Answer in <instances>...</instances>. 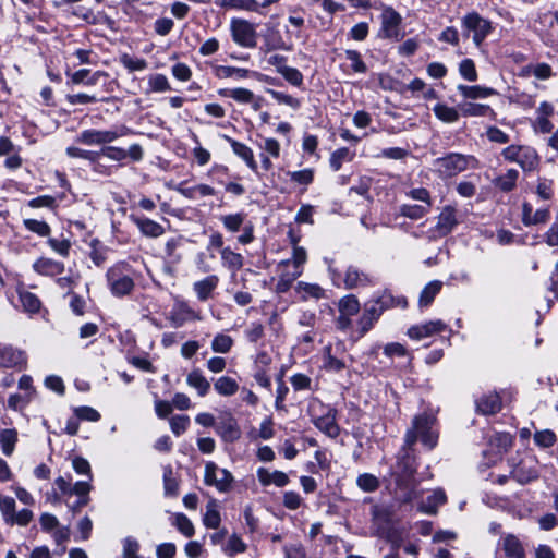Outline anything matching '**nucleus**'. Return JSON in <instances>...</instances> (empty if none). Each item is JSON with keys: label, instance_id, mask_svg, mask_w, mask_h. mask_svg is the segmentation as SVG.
<instances>
[{"label": "nucleus", "instance_id": "1", "mask_svg": "<svg viewBox=\"0 0 558 558\" xmlns=\"http://www.w3.org/2000/svg\"><path fill=\"white\" fill-rule=\"evenodd\" d=\"M416 471L415 456L404 444L399 453L395 473L396 485L400 490L398 498L402 504H409L418 497Z\"/></svg>", "mask_w": 558, "mask_h": 558}, {"label": "nucleus", "instance_id": "2", "mask_svg": "<svg viewBox=\"0 0 558 558\" xmlns=\"http://www.w3.org/2000/svg\"><path fill=\"white\" fill-rule=\"evenodd\" d=\"M436 417L433 414L422 413L412 420V426L404 436L405 447L412 448L420 439L428 449H434L438 440V432L435 428Z\"/></svg>", "mask_w": 558, "mask_h": 558}, {"label": "nucleus", "instance_id": "3", "mask_svg": "<svg viewBox=\"0 0 558 558\" xmlns=\"http://www.w3.org/2000/svg\"><path fill=\"white\" fill-rule=\"evenodd\" d=\"M434 165L440 175L450 178L466 170L469 167L477 168L478 161L472 155L450 153L445 157L437 158Z\"/></svg>", "mask_w": 558, "mask_h": 558}, {"label": "nucleus", "instance_id": "4", "mask_svg": "<svg viewBox=\"0 0 558 558\" xmlns=\"http://www.w3.org/2000/svg\"><path fill=\"white\" fill-rule=\"evenodd\" d=\"M107 280L110 291L116 296L130 294L134 289V280L126 264H118L107 271Z\"/></svg>", "mask_w": 558, "mask_h": 558}, {"label": "nucleus", "instance_id": "5", "mask_svg": "<svg viewBox=\"0 0 558 558\" xmlns=\"http://www.w3.org/2000/svg\"><path fill=\"white\" fill-rule=\"evenodd\" d=\"M337 308L339 315L335 319L336 328L342 332H347L352 328V317L357 315L361 311L360 301L356 295L347 294L339 299Z\"/></svg>", "mask_w": 558, "mask_h": 558}, {"label": "nucleus", "instance_id": "6", "mask_svg": "<svg viewBox=\"0 0 558 558\" xmlns=\"http://www.w3.org/2000/svg\"><path fill=\"white\" fill-rule=\"evenodd\" d=\"M233 41L243 48H255L257 45L256 27L245 19L233 17L230 22Z\"/></svg>", "mask_w": 558, "mask_h": 558}, {"label": "nucleus", "instance_id": "7", "mask_svg": "<svg viewBox=\"0 0 558 558\" xmlns=\"http://www.w3.org/2000/svg\"><path fill=\"white\" fill-rule=\"evenodd\" d=\"M234 478L231 472L220 469L218 465L209 461L205 464L204 483L207 486H214L220 493H227L231 489Z\"/></svg>", "mask_w": 558, "mask_h": 558}, {"label": "nucleus", "instance_id": "8", "mask_svg": "<svg viewBox=\"0 0 558 558\" xmlns=\"http://www.w3.org/2000/svg\"><path fill=\"white\" fill-rule=\"evenodd\" d=\"M129 131L125 126L118 131L89 129L81 132L76 137V142L85 145H105L124 136Z\"/></svg>", "mask_w": 558, "mask_h": 558}, {"label": "nucleus", "instance_id": "9", "mask_svg": "<svg viewBox=\"0 0 558 558\" xmlns=\"http://www.w3.org/2000/svg\"><path fill=\"white\" fill-rule=\"evenodd\" d=\"M462 26L468 34L473 33V41L476 46H480L492 32L490 22L475 12L469 13L463 17Z\"/></svg>", "mask_w": 558, "mask_h": 558}, {"label": "nucleus", "instance_id": "10", "mask_svg": "<svg viewBox=\"0 0 558 558\" xmlns=\"http://www.w3.org/2000/svg\"><path fill=\"white\" fill-rule=\"evenodd\" d=\"M27 354L25 351L8 343L0 342V368H26Z\"/></svg>", "mask_w": 558, "mask_h": 558}, {"label": "nucleus", "instance_id": "11", "mask_svg": "<svg viewBox=\"0 0 558 558\" xmlns=\"http://www.w3.org/2000/svg\"><path fill=\"white\" fill-rule=\"evenodd\" d=\"M199 312L193 310L190 304L182 300H175L170 312L169 320L174 328L182 327L186 322L201 320Z\"/></svg>", "mask_w": 558, "mask_h": 558}, {"label": "nucleus", "instance_id": "12", "mask_svg": "<svg viewBox=\"0 0 558 558\" xmlns=\"http://www.w3.org/2000/svg\"><path fill=\"white\" fill-rule=\"evenodd\" d=\"M510 476L521 485L537 480L536 462L533 459H520L518 463L511 464Z\"/></svg>", "mask_w": 558, "mask_h": 558}, {"label": "nucleus", "instance_id": "13", "mask_svg": "<svg viewBox=\"0 0 558 558\" xmlns=\"http://www.w3.org/2000/svg\"><path fill=\"white\" fill-rule=\"evenodd\" d=\"M381 316L380 310H378L373 302L369 300L363 306V312L356 320V333L359 338L364 337Z\"/></svg>", "mask_w": 558, "mask_h": 558}, {"label": "nucleus", "instance_id": "14", "mask_svg": "<svg viewBox=\"0 0 558 558\" xmlns=\"http://www.w3.org/2000/svg\"><path fill=\"white\" fill-rule=\"evenodd\" d=\"M374 284V278L369 274L359 269L356 266L350 265L345 269L343 278V286L345 289L353 290L371 287Z\"/></svg>", "mask_w": 558, "mask_h": 558}, {"label": "nucleus", "instance_id": "15", "mask_svg": "<svg viewBox=\"0 0 558 558\" xmlns=\"http://www.w3.org/2000/svg\"><path fill=\"white\" fill-rule=\"evenodd\" d=\"M380 36L384 38H399V26L402 22L401 15L392 8H386L381 13Z\"/></svg>", "mask_w": 558, "mask_h": 558}, {"label": "nucleus", "instance_id": "16", "mask_svg": "<svg viewBox=\"0 0 558 558\" xmlns=\"http://www.w3.org/2000/svg\"><path fill=\"white\" fill-rule=\"evenodd\" d=\"M313 424L330 438H337L340 434V427L337 424L336 409L327 408L325 413L313 417Z\"/></svg>", "mask_w": 558, "mask_h": 558}, {"label": "nucleus", "instance_id": "17", "mask_svg": "<svg viewBox=\"0 0 558 558\" xmlns=\"http://www.w3.org/2000/svg\"><path fill=\"white\" fill-rule=\"evenodd\" d=\"M129 219L137 227L141 234L145 238L157 239L166 232L162 225L145 216L131 214Z\"/></svg>", "mask_w": 558, "mask_h": 558}, {"label": "nucleus", "instance_id": "18", "mask_svg": "<svg viewBox=\"0 0 558 558\" xmlns=\"http://www.w3.org/2000/svg\"><path fill=\"white\" fill-rule=\"evenodd\" d=\"M446 327V324L440 319L430 320L424 324L414 325L410 327L408 329L407 335L413 340H421L444 331Z\"/></svg>", "mask_w": 558, "mask_h": 558}, {"label": "nucleus", "instance_id": "19", "mask_svg": "<svg viewBox=\"0 0 558 558\" xmlns=\"http://www.w3.org/2000/svg\"><path fill=\"white\" fill-rule=\"evenodd\" d=\"M459 223L457 218V210L452 206H445L438 216L436 230L439 235L445 236L449 234L454 227Z\"/></svg>", "mask_w": 558, "mask_h": 558}, {"label": "nucleus", "instance_id": "20", "mask_svg": "<svg viewBox=\"0 0 558 558\" xmlns=\"http://www.w3.org/2000/svg\"><path fill=\"white\" fill-rule=\"evenodd\" d=\"M216 432L220 437L228 442H233L241 437V429L236 420L229 415L223 418L216 427Z\"/></svg>", "mask_w": 558, "mask_h": 558}, {"label": "nucleus", "instance_id": "21", "mask_svg": "<svg viewBox=\"0 0 558 558\" xmlns=\"http://www.w3.org/2000/svg\"><path fill=\"white\" fill-rule=\"evenodd\" d=\"M219 284V277L216 275H209L206 278L195 281L193 283V291L195 292L198 301H207L213 292Z\"/></svg>", "mask_w": 558, "mask_h": 558}, {"label": "nucleus", "instance_id": "22", "mask_svg": "<svg viewBox=\"0 0 558 558\" xmlns=\"http://www.w3.org/2000/svg\"><path fill=\"white\" fill-rule=\"evenodd\" d=\"M371 301L373 304L380 310V313L383 314L386 310L392 308V307H407L408 302L404 298H396L390 292L384 291L378 295H374Z\"/></svg>", "mask_w": 558, "mask_h": 558}, {"label": "nucleus", "instance_id": "23", "mask_svg": "<svg viewBox=\"0 0 558 558\" xmlns=\"http://www.w3.org/2000/svg\"><path fill=\"white\" fill-rule=\"evenodd\" d=\"M500 546L507 558H525L521 541L513 534H507L500 539Z\"/></svg>", "mask_w": 558, "mask_h": 558}, {"label": "nucleus", "instance_id": "24", "mask_svg": "<svg viewBox=\"0 0 558 558\" xmlns=\"http://www.w3.org/2000/svg\"><path fill=\"white\" fill-rule=\"evenodd\" d=\"M223 138L230 144L233 153L240 157L241 159H243L246 163V166L253 170V171H256L257 170V163L254 159V154H253V150L245 144L241 143V142H238L233 138H231L230 136L228 135H223Z\"/></svg>", "mask_w": 558, "mask_h": 558}, {"label": "nucleus", "instance_id": "25", "mask_svg": "<svg viewBox=\"0 0 558 558\" xmlns=\"http://www.w3.org/2000/svg\"><path fill=\"white\" fill-rule=\"evenodd\" d=\"M295 292L301 301H307L310 299L320 300L326 298L325 289L317 283L299 281L295 286Z\"/></svg>", "mask_w": 558, "mask_h": 558}, {"label": "nucleus", "instance_id": "26", "mask_svg": "<svg viewBox=\"0 0 558 558\" xmlns=\"http://www.w3.org/2000/svg\"><path fill=\"white\" fill-rule=\"evenodd\" d=\"M476 408L482 414H495L501 410V399L496 392L483 395L476 400Z\"/></svg>", "mask_w": 558, "mask_h": 558}, {"label": "nucleus", "instance_id": "27", "mask_svg": "<svg viewBox=\"0 0 558 558\" xmlns=\"http://www.w3.org/2000/svg\"><path fill=\"white\" fill-rule=\"evenodd\" d=\"M34 270L43 276H57L64 271V265L61 262L51 258L41 257L33 265Z\"/></svg>", "mask_w": 558, "mask_h": 558}, {"label": "nucleus", "instance_id": "28", "mask_svg": "<svg viewBox=\"0 0 558 558\" xmlns=\"http://www.w3.org/2000/svg\"><path fill=\"white\" fill-rule=\"evenodd\" d=\"M186 384L189 387L195 389L199 397H205L210 390V383L198 368L187 374Z\"/></svg>", "mask_w": 558, "mask_h": 558}, {"label": "nucleus", "instance_id": "29", "mask_svg": "<svg viewBox=\"0 0 558 558\" xmlns=\"http://www.w3.org/2000/svg\"><path fill=\"white\" fill-rule=\"evenodd\" d=\"M215 4L226 10H241L259 13V2L257 0H216Z\"/></svg>", "mask_w": 558, "mask_h": 558}, {"label": "nucleus", "instance_id": "30", "mask_svg": "<svg viewBox=\"0 0 558 558\" xmlns=\"http://www.w3.org/2000/svg\"><path fill=\"white\" fill-rule=\"evenodd\" d=\"M251 75L258 76L260 74L257 72H254V71H250L248 69L235 68V66H229V65H219L216 69V76L218 78L233 77L235 80H245V78L250 77Z\"/></svg>", "mask_w": 558, "mask_h": 558}, {"label": "nucleus", "instance_id": "31", "mask_svg": "<svg viewBox=\"0 0 558 558\" xmlns=\"http://www.w3.org/2000/svg\"><path fill=\"white\" fill-rule=\"evenodd\" d=\"M19 299L21 302L22 310L28 314H36L41 308V301L39 298L22 288L17 289Z\"/></svg>", "mask_w": 558, "mask_h": 558}, {"label": "nucleus", "instance_id": "32", "mask_svg": "<svg viewBox=\"0 0 558 558\" xmlns=\"http://www.w3.org/2000/svg\"><path fill=\"white\" fill-rule=\"evenodd\" d=\"M66 155L72 158H81V159L88 160L90 163L94 165V167H93L94 171L101 172L100 168L102 166L99 163V157H100L99 151H92V150L82 149V148H78L75 146H71V147L66 148Z\"/></svg>", "mask_w": 558, "mask_h": 558}, {"label": "nucleus", "instance_id": "33", "mask_svg": "<svg viewBox=\"0 0 558 558\" xmlns=\"http://www.w3.org/2000/svg\"><path fill=\"white\" fill-rule=\"evenodd\" d=\"M302 275V269H293L283 268L281 274L279 275L278 281L276 283V292L277 293H286L292 287V283Z\"/></svg>", "mask_w": 558, "mask_h": 558}, {"label": "nucleus", "instance_id": "34", "mask_svg": "<svg viewBox=\"0 0 558 558\" xmlns=\"http://www.w3.org/2000/svg\"><path fill=\"white\" fill-rule=\"evenodd\" d=\"M538 155L532 147L521 146L518 165L523 171H533L538 165Z\"/></svg>", "mask_w": 558, "mask_h": 558}, {"label": "nucleus", "instance_id": "35", "mask_svg": "<svg viewBox=\"0 0 558 558\" xmlns=\"http://www.w3.org/2000/svg\"><path fill=\"white\" fill-rule=\"evenodd\" d=\"M219 95L222 97H229L235 100L239 104H248L254 102L255 95L252 90L243 87L238 88H225L220 89Z\"/></svg>", "mask_w": 558, "mask_h": 558}, {"label": "nucleus", "instance_id": "36", "mask_svg": "<svg viewBox=\"0 0 558 558\" xmlns=\"http://www.w3.org/2000/svg\"><path fill=\"white\" fill-rule=\"evenodd\" d=\"M458 90L466 99H483L495 94L493 88L478 85H459Z\"/></svg>", "mask_w": 558, "mask_h": 558}, {"label": "nucleus", "instance_id": "37", "mask_svg": "<svg viewBox=\"0 0 558 558\" xmlns=\"http://www.w3.org/2000/svg\"><path fill=\"white\" fill-rule=\"evenodd\" d=\"M518 178L519 172L515 169H509L505 174L496 178L493 183L500 191L510 192L515 187Z\"/></svg>", "mask_w": 558, "mask_h": 558}, {"label": "nucleus", "instance_id": "38", "mask_svg": "<svg viewBox=\"0 0 558 558\" xmlns=\"http://www.w3.org/2000/svg\"><path fill=\"white\" fill-rule=\"evenodd\" d=\"M17 442V432L14 428H7L0 432V444L2 452L7 457H11Z\"/></svg>", "mask_w": 558, "mask_h": 558}, {"label": "nucleus", "instance_id": "39", "mask_svg": "<svg viewBox=\"0 0 558 558\" xmlns=\"http://www.w3.org/2000/svg\"><path fill=\"white\" fill-rule=\"evenodd\" d=\"M214 388L220 396L230 397L238 391L239 385L235 379L229 376H221L214 383Z\"/></svg>", "mask_w": 558, "mask_h": 558}, {"label": "nucleus", "instance_id": "40", "mask_svg": "<svg viewBox=\"0 0 558 558\" xmlns=\"http://www.w3.org/2000/svg\"><path fill=\"white\" fill-rule=\"evenodd\" d=\"M442 288V282L439 280H434L427 283L421 292L420 295V306L426 307L432 304L435 296L440 292Z\"/></svg>", "mask_w": 558, "mask_h": 558}, {"label": "nucleus", "instance_id": "41", "mask_svg": "<svg viewBox=\"0 0 558 558\" xmlns=\"http://www.w3.org/2000/svg\"><path fill=\"white\" fill-rule=\"evenodd\" d=\"M446 502V494L444 490H435L428 496L426 504L420 506V511L427 514H436L438 506Z\"/></svg>", "mask_w": 558, "mask_h": 558}, {"label": "nucleus", "instance_id": "42", "mask_svg": "<svg viewBox=\"0 0 558 558\" xmlns=\"http://www.w3.org/2000/svg\"><path fill=\"white\" fill-rule=\"evenodd\" d=\"M221 260L227 268L238 271L243 267V257L241 254L233 252L230 247L221 250Z\"/></svg>", "mask_w": 558, "mask_h": 558}, {"label": "nucleus", "instance_id": "43", "mask_svg": "<svg viewBox=\"0 0 558 558\" xmlns=\"http://www.w3.org/2000/svg\"><path fill=\"white\" fill-rule=\"evenodd\" d=\"M163 488L166 496L175 497L179 494V481L170 465L163 469Z\"/></svg>", "mask_w": 558, "mask_h": 558}, {"label": "nucleus", "instance_id": "44", "mask_svg": "<svg viewBox=\"0 0 558 558\" xmlns=\"http://www.w3.org/2000/svg\"><path fill=\"white\" fill-rule=\"evenodd\" d=\"M354 154L347 147H341L335 150L329 159L330 167L333 171H339L343 162H349L353 159Z\"/></svg>", "mask_w": 558, "mask_h": 558}, {"label": "nucleus", "instance_id": "45", "mask_svg": "<svg viewBox=\"0 0 558 558\" xmlns=\"http://www.w3.org/2000/svg\"><path fill=\"white\" fill-rule=\"evenodd\" d=\"M435 116L446 123H453L459 120V112L453 107L444 104H437L433 109Z\"/></svg>", "mask_w": 558, "mask_h": 558}, {"label": "nucleus", "instance_id": "46", "mask_svg": "<svg viewBox=\"0 0 558 558\" xmlns=\"http://www.w3.org/2000/svg\"><path fill=\"white\" fill-rule=\"evenodd\" d=\"M171 90L170 83L163 74H151L148 76V93H165Z\"/></svg>", "mask_w": 558, "mask_h": 558}, {"label": "nucleus", "instance_id": "47", "mask_svg": "<svg viewBox=\"0 0 558 558\" xmlns=\"http://www.w3.org/2000/svg\"><path fill=\"white\" fill-rule=\"evenodd\" d=\"M266 93L271 96L278 104L286 105L293 110H298L301 107V100L282 92L267 88Z\"/></svg>", "mask_w": 558, "mask_h": 558}, {"label": "nucleus", "instance_id": "48", "mask_svg": "<svg viewBox=\"0 0 558 558\" xmlns=\"http://www.w3.org/2000/svg\"><path fill=\"white\" fill-rule=\"evenodd\" d=\"M429 207L424 205L403 204L400 207V215L412 220H418L429 213Z\"/></svg>", "mask_w": 558, "mask_h": 558}, {"label": "nucleus", "instance_id": "49", "mask_svg": "<svg viewBox=\"0 0 558 558\" xmlns=\"http://www.w3.org/2000/svg\"><path fill=\"white\" fill-rule=\"evenodd\" d=\"M220 513L216 509L215 500H211L206 506V512L203 518V523L208 529H217L220 525Z\"/></svg>", "mask_w": 558, "mask_h": 558}, {"label": "nucleus", "instance_id": "50", "mask_svg": "<svg viewBox=\"0 0 558 558\" xmlns=\"http://www.w3.org/2000/svg\"><path fill=\"white\" fill-rule=\"evenodd\" d=\"M172 524L185 537H192L195 533V529L192 521L184 513H175L173 517Z\"/></svg>", "mask_w": 558, "mask_h": 558}, {"label": "nucleus", "instance_id": "51", "mask_svg": "<svg viewBox=\"0 0 558 558\" xmlns=\"http://www.w3.org/2000/svg\"><path fill=\"white\" fill-rule=\"evenodd\" d=\"M524 73H532L538 80H548L554 75L553 69L547 63L530 64L523 69Z\"/></svg>", "mask_w": 558, "mask_h": 558}, {"label": "nucleus", "instance_id": "52", "mask_svg": "<svg viewBox=\"0 0 558 558\" xmlns=\"http://www.w3.org/2000/svg\"><path fill=\"white\" fill-rule=\"evenodd\" d=\"M306 262V251L303 247L295 246L293 248V256L280 263V267L289 268L292 265L293 269H302V265Z\"/></svg>", "mask_w": 558, "mask_h": 558}, {"label": "nucleus", "instance_id": "53", "mask_svg": "<svg viewBox=\"0 0 558 558\" xmlns=\"http://www.w3.org/2000/svg\"><path fill=\"white\" fill-rule=\"evenodd\" d=\"M463 116L485 117L492 110L488 105L466 102L460 106Z\"/></svg>", "mask_w": 558, "mask_h": 558}, {"label": "nucleus", "instance_id": "54", "mask_svg": "<svg viewBox=\"0 0 558 558\" xmlns=\"http://www.w3.org/2000/svg\"><path fill=\"white\" fill-rule=\"evenodd\" d=\"M280 75L292 86L301 87L303 85V74L296 69L292 66H286L280 69Z\"/></svg>", "mask_w": 558, "mask_h": 558}, {"label": "nucleus", "instance_id": "55", "mask_svg": "<svg viewBox=\"0 0 558 558\" xmlns=\"http://www.w3.org/2000/svg\"><path fill=\"white\" fill-rule=\"evenodd\" d=\"M233 345V339L225 333L215 336L211 342V349L216 353H228Z\"/></svg>", "mask_w": 558, "mask_h": 558}, {"label": "nucleus", "instance_id": "56", "mask_svg": "<svg viewBox=\"0 0 558 558\" xmlns=\"http://www.w3.org/2000/svg\"><path fill=\"white\" fill-rule=\"evenodd\" d=\"M66 101L70 105H87V104H95L97 101H108V97L104 98H97L94 95H88L85 93H78V94H69L65 97Z\"/></svg>", "mask_w": 558, "mask_h": 558}, {"label": "nucleus", "instance_id": "57", "mask_svg": "<svg viewBox=\"0 0 558 558\" xmlns=\"http://www.w3.org/2000/svg\"><path fill=\"white\" fill-rule=\"evenodd\" d=\"M534 441L541 448H550L556 444L557 436L551 429H543L534 434Z\"/></svg>", "mask_w": 558, "mask_h": 558}, {"label": "nucleus", "instance_id": "58", "mask_svg": "<svg viewBox=\"0 0 558 558\" xmlns=\"http://www.w3.org/2000/svg\"><path fill=\"white\" fill-rule=\"evenodd\" d=\"M183 236L170 238L165 244V254L172 262H180L181 255L178 253V248L182 245Z\"/></svg>", "mask_w": 558, "mask_h": 558}, {"label": "nucleus", "instance_id": "59", "mask_svg": "<svg viewBox=\"0 0 558 558\" xmlns=\"http://www.w3.org/2000/svg\"><path fill=\"white\" fill-rule=\"evenodd\" d=\"M490 444L502 452H507L513 445V437L509 433H496L490 438Z\"/></svg>", "mask_w": 558, "mask_h": 558}, {"label": "nucleus", "instance_id": "60", "mask_svg": "<svg viewBox=\"0 0 558 558\" xmlns=\"http://www.w3.org/2000/svg\"><path fill=\"white\" fill-rule=\"evenodd\" d=\"M0 511L3 520L9 524L15 514V500L12 497L0 495Z\"/></svg>", "mask_w": 558, "mask_h": 558}, {"label": "nucleus", "instance_id": "61", "mask_svg": "<svg viewBox=\"0 0 558 558\" xmlns=\"http://www.w3.org/2000/svg\"><path fill=\"white\" fill-rule=\"evenodd\" d=\"M356 484L362 490L366 493L375 492L379 487L378 478L369 473L359 475L356 478Z\"/></svg>", "mask_w": 558, "mask_h": 558}, {"label": "nucleus", "instance_id": "62", "mask_svg": "<svg viewBox=\"0 0 558 558\" xmlns=\"http://www.w3.org/2000/svg\"><path fill=\"white\" fill-rule=\"evenodd\" d=\"M245 219L242 213L226 215L221 218L223 227L230 232H236L241 229Z\"/></svg>", "mask_w": 558, "mask_h": 558}, {"label": "nucleus", "instance_id": "63", "mask_svg": "<svg viewBox=\"0 0 558 558\" xmlns=\"http://www.w3.org/2000/svg\"><path fill=\"white\" fill-rule=\"evenodd\" d=\"M245 550L246 544L236 534L230 536L226 547L223 548V551L230 557L238 553H244Z\"/></svg>", "mask_w": 558, "mask_h": 558}, {"label": "nucleus", "instance_id": "64", "mask_svg": "<svg viewBox=\"0 0 558 558\" xmlns=\"http://www.w3.org/2000/svg\"><path fill=\"white\" fill-rule=\"evenodd\" d=\"M123 551L122 558H142L138 555L140 543L132 536H128L122 541Z\"/></svg>", "mask_w": 558, "mask_h": 558}]
</instances>
